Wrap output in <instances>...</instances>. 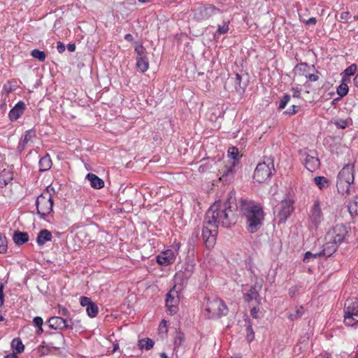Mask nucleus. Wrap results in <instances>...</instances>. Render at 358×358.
Here are the masks:
<instances>
[{
  "instance_id": "c756f323",
  "label": "nucleus",
  "mask_w": 358,
  "mask_h": 358,
  "mask_svg": "<svg viewBox=\"0 0 358 358\" xmlns=\"http://www.w3.org/2000/svg\"><path fill=\"white\" fill-rule=\"evenodd\" d=\"M314 181L320 189H326L329 186V180L324 176H317Z\"/></svg>"
},
{
  "instance_id": "4c0bfd02",
  "label": "nucleus",
  "mask_w": 358,
  "mask_h": 358,
  "mask_svg": "<svg viewBox=\"0 0 358 358\" xmlns=\"http://www.w3.org/2000/svg\"><path fill=\"white\" fill-rule=\"evenodd\" d=\"M332 122L337 128L341 129H345L350 125L349 120L348 119H338L334 120Z\"/></svg>"
},
{
  "instance_id": "473e14b6",
  "label": "nucleus",
  "mask_w": 358,
  "mask_h": 358,
  "mask_svg": "<svg viewBox=\"0 0 358 358\" xmlns=\"http://www.w3.org/2000/svg\"><path fill=\"white\" fill-rule=\"evenodd\" d=\"M310 66L307 63L301 62L298 64L294 69V71H298L299 75L306 76L310 70Z\"/></svg>"
},
{
  "instance_id": "f704fd0d",
  "label": "nucleus",
  "mask_w": 358,
  "mask_h": 358,
  "mask_svg": "<svg viewBox=\"0 0 358 358\" xmlns=\"http://www.w3.org/2000/svg\"><path fill=\"white\" fill-rule=\"evenodd\" d=\"M86 312L89 317H96L99 312V308L96 303L93 302L89 306H87V308H86Z\"/></svg>"
},
{
  "instance_id": "49530a36",
  "label": "nucleus",
  "mask_w": 358,
  "mask_h": 358,
  "mask_svg": "<svg viewBox=\"0 0 358 358\" xmlns=\"http://www.w3.org/2000/svg\"><path fill=\"white\" fill-rule=\"evenodd\" d=\"M229 21L224 22L222 25H218L217 27V33L219 34H224L228 32L229 28Z\"/></svg>"
},
{
  "instance_id": "aec40b11",
  "label": "nucleus",
  "mask_w": 358,
  "mask_h": 358,
  "mask_svg": "<svg viewBox=\"0 0 358 358\" xmlns=\"http://www.w3.org/2000/svg\"><path fill=\"white\" fill-rule=\"evenodd\" d=\"M303 161L305 167L311 172L317 170L320 165L319 159L310 155H307Z\"/></svg>"
},
{
  "instance_id": "864d4df0",
  "label": "nucleus",
  "mask_w": 358,
  "mask_h": 358,
  "mask_svg": "<svg viewBox=\"0 0 358 358\" xmlns=\"http://www.w3.org/2000/svg\"><path fill=\"white\" fill-rule=\"evenodd\" d=\"M357 207H358V201H357V199H355L353 202H351L348 206L350 213H352V210H354L355 212L357 213Z\"/></svg>"
},
{
  "instance_id": "f257e3e1",
  "label": "nucleus",
  "mask_w": 358,
  "mask_h": 358,
  "mask_svg": "<svg viewBox=\"0 0 358 358\" xmlns=\"http://www.w3.org/2000/svg\"><path fill=\"white\" fill-rule=\"evenodd\" d=\"M237 207L232 206L229 200L215 201L206 211L203 222L202 238L207 249L213 248L220 226L230 228L238 221Z\"/></svg>"
},
{
  "instance_id": "e433bc0d",
  "label": "nucleus",
  "mask_w": 358,
  "mask_h": 358,
  "mask_svg": "<svg viewBox=\"0 0 358 358\" xmlns=\"http://www.w3.org/2000/svg\"><path fill=\"white\" fill-rule=\"evenodd\" d=\"M185 341V335L180 331H177L174 337V347L175 348H179Z\"/></svg>"
},
{
  "instance_id": "6e6d98bb",
  "label": "nucleus",
  "mask_w": 358,
  "mask_h": 358,
  "mask_svg": "<svg viewBox=\"0 0 358 358\" xmlns=\"http://www.w3.org/2000/svg\"><path fill=\"white\" fill-rule=\"evenodd\" d=\"M210 169V166L208 163L201 164L199 166L198 171L199 173H204Z\"/></svg>"
},
{
  "instance_id": "37998d69",
  "label": "nucleus",
  "mask_w": 358,
  "mask_h": 358,
  "mask_svg": "<svg viewBox=\"0 0 358 358\" xmlns=\"http://www.w3.org/2000/svg\"><path fill=\"white\" fill-rule=\"evenodd\" d=\"M322 257L320 252L316 253H312L311 252H306L304 255L303 262L308 263L311 259H316Z\"/></svg>"
},
{
  "instance_id": "412c9836",
  "label": "nucleus",
  "mask_w": 358,
  "mask_h": 358,
  "mask_svg": "<svg viewBox=\"0 0 358 358\" xmlns=\"http://www.w3.org/2000/svg\"><path fill=\"white\" fill-rule=\"evenodd\" d=\"M52 238V233L46 229L41 230L36 237V243L38 245L42 246L46 242L51 241Z\"/></svg>"
},
{
  "instance_id": "0eeeda50",
  "label": "nucleus",
  "mask_w": 358,
  "mask_h": 358,
  "mask_svg": "<svg viewBox=\"0 0 358 358\" xmlns=\"http://www.w3.org/2000/svg\"><path fill=\"white\" fill-rule=\"evenodd\" d=\"M344 323L347 326L353 327L358 323V300L348 301L344 308Z\"/></svg>"
},
{
  "instance_id": "7ed1b4c3",
  "label": "nucleus",
  "mask_w": 358,
  "mask_h": 358,
  "mask_svg": "<svg viewBox=\"0 0 358 358\" xmlns=\"http://www.w3.org/2000/svg\"><path fill=\"white\" fill-rule=\"evenodd\" d=\"M238 150L236 147L230 148L228 150V155L231 159L220 171V180L224 184L230 183L234 178L235 166L238 159Z\"/></svg>"
},
{
  "instance_id": "f03ea898",
  "label": "nucleus",
  "mask_w": 358,
  "mask_h": 358,
  "mask_svg": "<svg viewBox=\"0 0 358 358\" xmlns=\"http://www.w3.org/2000/svg\"><path fill=\"white\" fill-rule=\"evenodd\" d=\"M239 208L245 219L247 231L250 234H255L259 231L265 219L262 206L255 201L241 199Z\"/></svg>"
},
{
  "instance_id": "ddd939ff",
  "label": "nucleus",
  "mask_w": 358,
  "mask_h": 358,
  "mask_svg": "<svg viewBox=\"0 0 358 358\" xmlns=\"http://www.w3.org/2000/svg\"><path fill=\"white\" fill-rule=\"evenodd\" d=\"M178 292L177 290H176V287H173L166 294V306L168 308L171 315L176 313L178 310L177 304L178 303Z\"/></svg>"
},
{
  "instance_id": "774afa93",
  "label": "nucleus",
  "mask_w": 358,
  "mask_h": 358,
  "mask_svg": "<svg viewBox=\"0 0 358 358\" xmlns=\"http://www.w3.org/2000/svg\"><path fill=\"white\" fill-rule=\"evenodd\" d=\"M124 39L129 42H133L134 41V37L131 34H127L124 36Z\"/></svg>"
},
{
  "instance_id": "79ce46f5",
  "label": "nucleus",
  "mask_w": 358,
  "mask_h": 358,
  "mask_svg": "<svg viewBox=\"0 0 358 358\" xmlns=\"http://www.w3.org/2000/svg\"><path fill=\"white\" fill-rule=\"evenodd\" d=\"M349 88L345 83H341V84L337 87V94L341 96H345L348 92Z\"/></svg>"
},
{
  "instance_id": "39448f33",
  "label": "nucleus",
  "mask_w": 358,
  "mask_h": 358,
  "mask_svg": "<svg viewBox=\"0 0 358 358\" xmlns=\"http://www.w3.org/2000/svg\"><path fill=\"white\" fill-rule=\"evenodd\" d=\"M48 188L36 200L37 213L41 218H45L52 211L53 200Z\"/></svg>"
},
{
  "instance_id": "a878e982",
  "label": "nucleus",
  "mask_w": 358,
  "mask_h": 358,
  "mask_svg": "<svg viewBox=\"0 0 358 358\" xmlns=\"http://www.w3.org/2000/svg\"><path fill=\"white\" fill-rule=\"evenodd\" d=\"M13 178V172L10 170H3L0 172V187L6 186Z\"/></svg>"
},
{
  "instance_id": "09e8293b",
  "label": "nucleus",
  "mask_w": 358,
  "mask_h": 358,
  "mask_svg": "<svg viewBox=\"0 0 358 358\" xmlns=\"http://www.w3.org/2000/svg\"><path fill=\"white\" fill-rule=\"evenodd\" d=\"M299 109V106L296 105H292V107L284 112V114L293 115H295Z\"/></svg>"
},
{
  "instance_id": "a19ab883",
  "label": "nucleus",
  "mask_w": 358,
  "mask_h": 358,
  "mask_svg": "<svg viewBox=\"0 0 358 358\" xmlns=\"http://www.w3.org/2000/svg\"><path fill=\"white\" fill-rule=\"evenodd\" d=\"M291 99V96L288 94H285L280 99L279 105H278V110H282L286 107L287 103Z\"/></svg>"
},
{
  "instance_id": "052dcab7",
  "label": "nucleus",
  "mask_w": 358,
  "mask_h": 358,
  "mask_svg": "<svg viewBox=\"0 0 358 358\" xmlns=\"http://www.w3.org/2000/svg\"><path fill=\"white\" fill-rule=\"evenodd\" d=\"M57 50L59 53H62L65 50V45L63 43L59 41L57 43Z\"/></svg>"
},
{
  "instance_id": "bb28decb",
  "label": "nucleus",
  "mask_w": 358,
  "mask_h": 358,
  "mask_svg": "<svg viewBox=\"0 0 358 358\" xmlns=\"http://www.w3.org/2000/svg\"><path fill=\"white\" fill-rule=\"evenodd\" d=\"M243 299L248 303L252 300H255L259 303V294L255 287H250L248 292L243 294Z\"/></svg>"
},
{
  "instance_id": "e2e57ef3",
  "label": "nucleus",
  "mask_w": 358,
  "mask_h": 358,
  "mask_svg": "<svg viewBox=\"0 0 358 358\" xmlns=\"http://www.w3.org/2000/svg\"><path fill=\"white\" fill-rule=\"evenodd\" d=\"M317 22V20L315 17H310L308 20L306 21V24L307 25H315Z\"/></svg>"
},
{
  "instance_id": "6e6552de",
  "label": "nucleus",
  "mask_w": 358,
  "mask_h": 358,
  "mask_svg": "<svg viewBox=\"0 0 358 358\" xmlns=\"http://www.w3.org/2000/svg\"><path fill=\"white\" fill-rule=\"evenodd\" d=\"M217 13L222 11L213 4L200 5L194 10V17L197 21L206 20Z\"/></svg>"
},
{
  "instance_id": "13d9d810",
  "label": "nucleus",
  "mask_w": 358,
  "mask_h": 358,
  "mask_svg": "<svg viewBox=\"0 0 358 358\" xmlns=\"http://www.w3.org/2000/svg\"><path fill=\"white\" fill-rule=\"evenodd\" d=\"M4 303L3 285L0 282V307Z\"/></svg>"
},
{
  "instance_id": "a211bd4d",
  "label": "nucleus",
  "mask_w": 358,
  "mask_h": 358,
  "mask_svg": "<svg viewBox=\"0 0 358 358\" xmlns=\"http://www.w3.org/2000/svg\"><path fill=\"white\" fill-rule=\"evenodd\" d=\"M25 103L20 101L10 110L8 113L11 121L17 120L24 113L25 110Z\"/></svg>"
},
{
  "instance_id": "4468645a",
  "label": "nucleus",
  "mask_w": 358,
  "mask_h": 358,
  "mask_svg": "<svg viewBox=\"0 0 358 358\" xmlns=\"http://www.w3.org/2000/svg\"><path fill=\"white\" fill-rule=\"evenodd\" d=\"M50 336L48 346L55 349H60L63 347L65 339L61 331L48 334Z\"/></svg>"
},
{
  "instance_id": "c9c22d12",
  "label": "nucleus",
  "mask_w": 358,
  "mask_h": 358,
  "mask_svg": "<svg viewBox=\"0 0 358 358\" xmlns=\"http://www.w3.org/2000/svg\"><path fill=\"white\" fill-rule=\"evenodd\" d=\"M31 55L34 58L37 59L40 62H44L46 58V55L45 52L39 50L38 49H34L31 50Z\"/></svg>"
},
{
  "instance_id": "5701e85b",
  "label": "nucleus",
  "mask_w": 358,
  "mask_h": 358,
  "mask_svg": "<svg viewBox=\"0 0 358 358\" xmlns=\"http://www.w3.org/2000/svg\"><path fill=\"white\" fill-rule=\"evenodd\" d=\"M248 86V79L243 80V77L239 73H236L234 78V87L238 93H243Z\"/></svg>"
},
{
  "instance_id": "f3484780",
  "label": "nucleus",
  "mask_w": 358,
  "mask_h": 358,
  "mask_svg": "<svg viewBox=\"0 0 358 358\" xmlns=\"http://www.w3.org/2000/svg\"><path fill=\"white\" fill-rule=\"evenodd\" d=\"M175 260L174 252L171 250H167L157 257V262L160 265L167 266L172 264Z\"/></svg>"
},
{
  "instance_id": "4be33fe9",
  "label": "nucleus",
  "mask_w": 358,
  "mask_h": 358,
  "mask_svg": "<svg viewBox=\"0 0 358 358\" xmlns=\"http://www.w3.org/2000/svg\"><path fill=\"white\" fill-rule=\"evenodd\" d=\"M13 240L17 245H22L29 241V235L27 232L16 230L13 234Z\"/></svg>"
},
{
  "instance_id": "c85d7f7f",
  "label": "nucleus",
  "mask_w": 358,
  "mask_h": 358,
  "mask_svg": "<svg viewBox=\"0 0 358 358\" xmlns=\"http://www.w3.org/2000/svg\"><path fill=\"white\" fill-rule=\"evenodd\" d=\"M351 184L346 180L337 178L336 187L338 192L342 194H349Z\"/></svg>"
},
{
  "instance_id": "dca6fc26",
  "label": "nucleus",
  "mask_w": 358,
  "mask_h": 358,
  "mask_svg": "<svg viewBox=\"0 0 358 358\" xmlns=\"http://www.w3.org/2000/svg\"><path fill=\"white\" fill-rule=\"evenodd\" d=\"M36 137V131L33 129H29L26 131L24 136L20 138L18 145L17 151L22 152L27 147L30 141H32L33 138Z\"/></svg>"
},
{
  "instance_id": "72a5a7b5",
  "label": "nucleus",
  "mask_w": 358,
  "mask_h": 358,
  "mask_svg": "<svg viewBox=\"0 0 358 358\" xmlns=\"http://www.w3.org/2000/svg\"><path fill=\"white\" fill-rule=\"evenodd\" d=\"M154 341L149 338L141 339L138 341V346L140 349L149 350L153 348Z\"/></svg>"
},
{
  "instance_id": "b1692460",
  "label": "nucleus",
  "mask_w": 358,
  "mask_h": 358,
  "mask_svg": "<svg viewBox=\"0 0 358 358\" xmlns=\"http://www.w3.org/2000/svg\"><path fill=\"white\" fill-rule=\"evenodd\" d=\"M52 166V159L50 155L48 153L39 160L38 166L40 172H45L50 170Z\"/></svg>"
},
{
  "instance_id": "5fc2aeb1",
  "label": "nucleus",
  "mask_w": 358,
  "mask_h": 358,
  "mask_svg": "<svg viewBox=\"0 0 358 358\" xmlns=\"http://www.w3.org/2000/svg\"><path fill=\"white\" fill-rule=\"evenodd\" d=\"M317 73H319L317 71H316ZM306 78H308V80L311 82H315L318 80L319 76L317 74H313V73H308L306 76Z\"/></svg>"
},
{
  "instance_id": "3c124183",
  "label": "nucleus",
  "mask_w": 358,
  "mask_h": 358,
  "mask_svg": "<svg viewBox=\"0 0 358 358\" xmlns=\"http://www.w3.org/2000/svg\"><path fill=\"white\" fill-rule=\"evenodd\" d=\"M351 17L352 15L348 11L342 12L340 15L341 20L343 22H348Z\"/></svg>"
},
{
  "instance_id": "603ef678",
  "label": "nucleus",
  "mask_w": 358,
  "mask_h": 358,
  "mask_svg": "<svg viewBox=\"0 0 358 358\" xmlns=\"http://www.w3.org/2000/svg\"><path fill=\"white\" fill-rule=\"evenodd\" d=\"M193 270H194V266L193 265H188L185 269V271H184V275L185 278H189L192 272H193Z\"/></svg>"
},
{
  "instance_id": "de8ad7c7",
  "label": "nucleus",
  "mask_w": 358,
  "mask_h": 358,
  "mask_svg": "<svg viewBox=\"0 0 358 358\" xmlns=\"http://www.w3.org/2000/svg\"><path fill=\"white\" fill-rule=\"evenodd\" d=\"M80 305L83 307L87 308L94 301H92V299L87 296H81L80 297Z\"/></svg>"
},
{
  "instance_id": "0e129e2a",
  "label": "nucleus",
  "mask_w": 358,
  "mask_h": 358,
  "mask_svg": "<svg viewBox=\"0 0 358 358\" xmlns=\"http://www.w3.org/2000/svg\"><path fill=\"white\" fill-rule=\"evenodd\" d=\"M3 90L6 92V95L8 96L9 93H10L13 90L12 89L11 86L8 85H4Z\"/></svg>"
},
{
  "instance_id": "393cba45",
  "label": "nucleus",
  "mask_w": 358,
  "mask_h": 358,
  "mask_svg": "<svg viewBox=\"0 0 358 358\" xmlns=\"http://www.w3.org/2000/svg\"><path fill=\"white\" fill-rule=\"evenodd\" d=\"M87 178L90 182V185L94 189H99L104 186L103 180L94 173H88Z\"/></svg>"
},
{
  "instance_id": "cd10ccee",
  "label": "nucleus",
  "mask_w": 358,
  "mask_h": 358,
  "mask_svg": "<svg viewBox=\"0 0 358 358\" xmlns=\"http://www.w3.org/2000/svg\"><path fill=\"white\" fill-rule=\"evenodd\" d=\"M136 69L141 73L146 72L149 69V61L148 57H136Z\"/></svg>"
},
{
  "instance_id": "20e7f679",
  "label": "nucleus",
  "mask_w": 358,
  "mask_h": 358,
  "mask_svg": "<svg viewBox=\"0 0 358 358\" xmlns=\"http://www.w3.org/2000/svg\"><path fill=\"white\" fill-rule=\"evenodd\" d=\"M207 300L206 310L209 319L220 318L228 314L229 309L225 302L217 297L206 298Z\"/></svg>"
},
{
  "instance_id": "9d476101",
  "label": "nucleus",
  "mask_w": 358,
  "mask_h": 358,
  "mask_svg": "<svg viewBox=\"0 0 358 358\" xmlns=\"http://www.w3.org/2000/svg\"><path fill=\"white\" fill-rule=\"evenodd\" d=\"M48 325L50 329L62 331L64 329H73V326L76 324V321L73 319L69 320H64L62 317L54 316L47 321Z\"/></svg>"
},
{
  "instance_id": "69168bd1",
  "label": "nucleus",
  "mask_w": 358,
  "mask_h": 358,
  "mask_svg": "<svg viewBox=\"0 0 358 358\" xmlns=\"http://www.w3.org/2000/svg\"><path fill=\"white\" fill-rule=\"evenodd\" d=\"M159 329L162 331L164 329L165 331L166 332L167 331V327H166V320H163L161 322V324L159 325Z\"/></svg>"
},
{
  "instance_id": "6ab92c4d",
  "label": "nucleus",
  "mask_w": 358,
  "mask_h": 358,
  "mask_svg": "<svg viewBox=\"0 0 358 358\" xmlns=\"http://www.w3.org/2000/svg\"><path fill=\"white\" fill-rule=\"evenodd\" d=\"M338 244L330 239L323 245V249L320 251L322 257H328L331 256L337 250Z\"/></svg>"
},
{
  "instance_id": "ea45409f",
  "label": "nucleus",
  "mask_w": 358,
  "mask_h": 358,
  "mask_svg": "<svg viewBox=\"0 0 358 358\" xmlns=\"http://www.w3.org/2000/svg\"><path fill=\"white\" fill-rule=\"evenodd\" d=\"M246 339L247 341L250 343L252 342L255 338V332L253 331L251 322L249 321L248 324L246 327Z\"/></svg>"
},
{
  "instance_id": "58836bf2",
  "label": "nucleus",
  "mask_w": 358,
  "mask_h": 358,
  "mask_svg": "<svg viewBox=\"0 0 358 358\" xmlns=\"http://www.w3.org/2000/svg\"><path fill=\"white\" fill-rule=\"evenodd\" d=\"M8 243L6 237L0 234V253L4 254L7 252Z\"/></svg>"
},
{
  "instance_id": "338daca9",
  "label": "nucleus",
  "mask_w": 358,
  "mask_h": 358,
  "mask_svg": "<svg viewBox=\"0 0 358 358\" xmlns=\"http://www.w3.org/2000/svg\"><path fill=\"white\" fill-rule=\"evenodd\" d=\"M67 49L69 52H74L76 50V45L74 43H69Z\"/></svg>"
},
{
  "instance_id": "680f3d73",
  "label": "nucleus",
  "mask_w": 358,
  "mask_h": 358,
  "mask_svg": "<svg viewBox=\"0 0 358 358\" xmlns=\"http://www.w3.org/2000/svg\"><path fill=\"white\" fill-rule=\"evenodd\" d=\"M59 313L64 316H67L69 313L68 309L66 308L65 307H62L61 306H59Z\"/></svg>"
},
{
  "instance_id": "423d86ee",
  "label": "nucleus",
  "mask_w": 358,
  "mask_h": 358,
  "mask_svg": "<svg viewBox=\"0 0 358 358\" xmlns=\"http://www.w3.org/2000/svg\"><path fill=\"white\" fill-rule=\"evenodd\" d=\"M273 172L275 169L273 161L259 163L254 171L253 179L259 183L266 182L271 177Z\"/></svg>"
},
{
  "instance_id": "8fccbe9b",
  "label": "nucleus",
  "mask_w": 358,
  "mask_h": 358,
  "mask_svg": "<svg viewBox=\"0 0 358 358\" xmlns=\"http://www.w3.org/2000/svg\"><path fill=\"white\" fill-rule=\"evenodd\" d=\"M300 288L297 286H293L289 289V295L292 299H294L299 294Z\"/></svg>"
},
{
  "instance_id": "7c9ffc66",
  "label": "nucleus",
  "mask_w": 358,
  "mask_h": 358,
  "mask_svg": "<svg viewBox=\"0 0 358 358\" xmlns=\"http://www.w3.org/2000/svg\"><path fill=\"white\" fill-rule=\"evenodd\" d=\"M11 347L16 354L22 352L24 349V345L20 338H14L11 342Z\"/></svg>"
},
{
  "instance_id": "bf43d9fd",
  "label": "nucleus",
  "mask_w": 358,
  "mask_h": 358,
  "mask_svg": "<svg viewBox=\"0 0 358 358\" xmlns=\"http://www.w3.org/2000/svg\"><path fill=\"white\" fill-rule=\"evenodd\" d=\"M259 311V309L258 307H253L250 311V314L252 315V317L254 318H258L259 316H258V313Z\"/></svg>"
},
{
  "instance_id": "f8f14e48",
  "label": "nucleus",
  "mask_w": 358,
  "mask_h": 358,
  "mask_svg": "<svg viewBox=\"0 0 358 358\" xmlns=\"http://www.w3.org/2000/svg\"><path fill=\"white\" fill-rule=\"evenodd\" d=\"M348 234V231L345 225L336 224L332 230L329 232L328 236H330V239L339 245L344 241Z\"/></svg>"
},
{
  "instance_id": "a18cd8bd",
  "label": "nucleus",
  "mask_w": 358,
  "mask_h": 358,
  "mask_svg": "<svg viewBox=\"0 0 358 358\" xmlns=\"http://www.w3.org/2000/svg\"><path fill=\"white\" fill-rule=\"evenodd\" d=\"M357 65L355 64H352L348 68H346L342 74L345 75L346 76H353L357 71Z\"/></svg>"
},
{
  "instance_id": "9b49d317",
  "label": "nucleus",
  "mask_w": 358,
  "mask_h": 358,
  "mask_svg": "<svg viewBox=\"0 0 358 358\" xmlns=\"http://www.w3.org/2000/svg\"><path fill=\"white\" fill-rule=\"evenodd\" d=\"M294 201L291 199L282 200L280 203V207L276 215L278 223H284L294 211Z\"/></svg>"
},
{
  "instance_id": "2eb2a0df",
  "label": "nucleus",
  "mask_w": 358,
  "mask_h": 358,
  "mask_svg": "<svg viewBox=\"0 0 358 358\" xmlns=\"http://www.w3.org/2000/svg\"><path fill=\"white\" fill-rule=\"evenodd\" d=\"M354 165L347 164L339 172L337 178L346 180L348 182H354Z\"/></svg>"
},
{
  "instance_id": "2f4dec72",
  "label": "nucleus",
  "mask_w": 358,
  "mask_h": 358,
  "mask_svg": "<svg viewBox=\"0 0 358 358\" xmlns=\"http://www.w3.org/2000/svg\"><path fill=\"white\" fill-rule=\"evenodd\" d=\"M304 313H305V310H304L303 306H298L296 308V310H294V313H290L289 314L288 318L292 321L298 320L303 316Z\"/></svg>"
},
{
  "instance_id": "4d7b16f0",
  "label": "nucleus",
  "mask_w": 358,
  "mask_h": 358,
  "mask_svg": "<svg viewBox=\"0 0 358 358\" xmlns=\"http://www.w3.org/2000/svg\"><path fill=\"white\" fill-rule=\"evenodd\" d=\"M33 322L34 326L38 327L43 326V320L41 317L37 316L34 318Z\"/></svg>"
},
{
  "instance_id": "c03bdc74",
  "label": "nucleus",
  "mask_w": 358,
  "mask_h": 358,
  "mask_svg": "<svg viewBox=\"0 0 358 358\" xmlns=\"http://www.w3.org/2000/svg\"><path fill=\"white\" fill-rule=\"evenodd\" d=\"M135 52L137 54V57H147V52L143 44H138L135 46Z\"/></svg>"
},
{
  "instance_id": "1a4fd4ad",
  "label": "nucleus",
  "mask_w": 358,
  "mask_h": 358,
  "mask_svg": "<svg viewBox=\"0 0 358 358\" xmlns=\"http://www.w3.org/2000/svg\"><path fill=\"white\" fill-rule=\"evenodd\" d=\"M323 213L321 209V202L317 199L314 201L308 213V221L311 227L317 229L323 220Z\"/></svg>"
}]
</instances>
